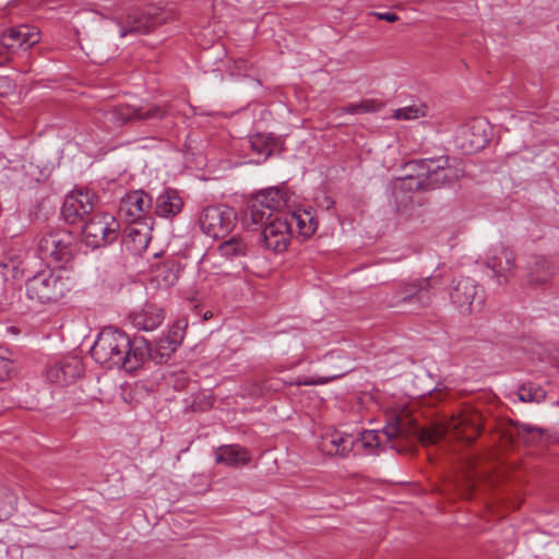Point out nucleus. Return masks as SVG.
<instances>
[{"label":"nucleus","mask_w":559,"mask_h":559,"mask_svg":"<svg viewBox=\"0 0 559 559\" xmlns=\"http://www.w3.org/2000/svg\"><path fill=\"white\" fill-rule=\"evenodd\" d=\"M150 353V344L145 338H131L122 330L112 326L104 328L91 348V356L97 364L128 372L140 368Z\"/></svg>","instance_id":"f257e3e1"},{"label":"nucleus","mask_w":559,"mask_h":559,"mask_svg":"<svg viewBox=\"0 0 559 559\" xmlns=\"http://www.w3.org/2000/svg\"><path fill=\"white\" fill-rule=\"evenodd\" d=\"M442 285L439 275L412 278L399 283L393 293L385 299L386 306L403 311L416 312L427 308L438 287Z\"/></svg>","instance_id":"f03ea898"},{"label":"nucleus","mask_w":559,"mask_h":559,"mask_svg":"<svg viewBox=\"0 0 559 559\" xmlns=\"http://www.w3.org/2000/svg\"><path fill=\"white\" fill-rule=\"evenodd\" d=\"M69 286L67 278L50 269H45L25 280V295L29 306H43L59 301Z\"/></svg>","instance_id":"7ed1b4c3"},{"label":"nucleus","mask_w":559,"mask_h":559,"mask_svg":"<svg viewBox=\"0 0 559 559\" xmlns=\"http://www.w3.org/2000/svg\"><path fill=\"white\" fill-rule=\"evenodd\" d=\"M408 167L420 171L427 191L451 185L462 176V170L452 165L448 156L412 160Z\"/></svg>","instance_id":"20e7f679"},{"label":"nucleus","mask_w":559,"mask_h":559,"mask_svg":"<svg viewBox=\"0 0 559 559\" xmlns=\"http://www.w3.org/2000/svg\"><path fill=\"white\" fill-rule=\"evenodd\" d=\"M76 243L74 236L66 229H53L41 235L38 242V253L47 263L63 266L74 255Z\"/></svg>","instance_id":"39448f33"},{"label":"nucleus","mask_w":559,"mask_h":559,"mask_svg":"<svg viewBox=\"0 0 559 559\" xmlns=\"http://www.w3.org/2000/svg\"><path fill=\"white\" fill-rule=\"evenodd\" d=\"M166 111L157 105L148 107H132L129 105H117L100 111L97 121L107 130H116L133 120H159Z\"/></svg>","instance_id":"423d86ee"},{"label":"nucleus","mask_w":559,"mask_h":559,"mask_svg":"<svg viewBox=\"0 0 559 559\" xmlns=\"http://www.w3.org/2000/svg\"><path fill=\"white\" fill-rule=\"evenodd\" d=\"M120 224L109 213L97 212L83 222L82 234L87 247L97 249L112 243L119 236Z\"/></svg>","instance_id":"0eeeda50"},{"label":"nucleus","mask_w":559,"mask_h":559,"mask_svg":"<svg viewBox=\"0 0 559 559\" xmlns=\"http://www.w3.org/2000/svg\"><path fill=\"white\" fill-rule=\"evenodd\" d=\"M236 213L228 205H214L205 207L199 218L202 231L212 238L227 236L236 225Z\"/></svg>","instance_id":"6e6552de"},{"label":"nucleus","mask_w":559,"mask_h":559,"mask_svg":"<svg viewBox=\"0 0 559 559\" xmlns=\"http://www.w3.org/2000/svg\"><path fill=\"white\" fill-rule=\"evenodd\" d=\"M97 197L88 189H76L64 198L61 216L70 225L83 223L96 209Z\"/></svg>","instance_id":"1a4fd4ad"},{"label":"nucleus","mask_w":559,"mask_h":559,"mask_svg":"<svg viewBox=\"0 0 559 559\" xmlns=\"http://www.w3.org/2000/svg\"><path fill=\"white\" fill-rule=\"evenodd\" d=\"M452 302L462 313L479 311L485 302V293L471 277H460L453 282L450 292Z\"/></svg>","instance_id":"9d476101"},{"label":"nucleus","mask_w":559,"mask_h":559,"mask_svg":"<svg viewBox=\"0 0 559 559\" xmlns=\"http://www.w3.org/2000/svg\"><path fill=\"white\" fill-rule=\"evenodd\" d=\"M292 238V230L288 221L284 215H277L265 223L259 234L258 242L265 249L275 253L285 251Z\"/></svg>","instance_id":"9b49d317"},{"label":"nucleus","mask_w":559,"mask_h":559,"mask_svg":"<svg viewBox=\"0 0 559 559\" xmlns=\"http://www.w3.org/2000/svg\"><path fill=\"white\" fill-rule=\"evenodd\" d=\"M165 16L159 12V8L151 5L143 11H132L128 14L126 22L120 25V37L127 35L146 34L157 25L165 22Z\"/></svg>","instance_id":"f8f14e48"},{"label":"nucleus","mask_w":559,"mask_h":559,"mask_svg":"<svg viewBox=\"0 0 559 559\" xmlns=\"http://www.w3.org/2000/svg\"><path fill=\"white\" fill-rule=\"evenodd\" d=\"M486 265L492 271L499 285L506 284L515 269L514 252L510 248L499 245L489 251Z\"/></svg>","instance_id":"ddd939ff"},{"label":"nucleus","mask_w":559,"mask_h":559,"mask_svg":"<svg viewBox=\"0 0 559 559\" xmlns=\"http://www.w3.org/2000/svg\"><path fill=\"white\" fill-rule=\"evenodd\" d=\"M153 198L143 190H132L126 193L119 203V212L131 222H140L151 214Z\"/></svg>","instance_id":"4468645a"},{"label":"nucleus","mask_w":559,"mask_h":559,"mask_svg":"<svg viewBox=\"0 0 559 559\" xmlns=\"http://www.w3.org/2000/svg\"><path fill=\"white\" fill-rule=\"evenodd\" d=\"M40 39L39 32L34 26L19 25L7 29L1 36L0 50L14 52L17 49H28ZM2 55V51H0Z\"/></svg>","instance_id":"2eb2a0df"},{"label":"nucleus","mask_w":559,"mask_h":559,"mask_svg":"<svg viewBox=\"0 0 559 559\" xmlns=\"http://www.w3.org/2000/svg\"><path fill=\"white\" fill-rule=\"evenodd\" d=\"M355 444L356 438L353 435L334 430L322 436L318 448L323 454L346 457Z\"/></svg>","instance_id":"dca6fc26"},{"label":"nucleus","mask_w":559,"mask_h":559,"mask_svg":"<svg viewBox=\"0 0 559 559\" xmlns=\"http://www.w3.org/2000/svg\"><path fill=\"white\" fill-rule=\"evenodd\" d=\"M151 231L150 225L132 222L126 229L124 245L127 249L135 254L144 252L151 240Z\"/></svg>","instance_id":"f3484780"},{"label":"nucleus","mask_w":559,"mask_h":559,"mask_svg":"<svg viewBox=\"0 0 559 559\" xmlns=\"http://www.w3.org/2000/svg\"><path fill=\"white\" fill-rule=\"evenodd\" d=\"M558 267L546 257H533L527 265V283L538 286L547 283L557 273Z\"/></svg>","instance_id":"a211bd4d"},{"label":"nucleus","mask_w":559,"mask_h":559,"mask_svg":"<svg viewBox=\"0 0 559 559\" xmlns=\"http://www.w3.org/2000/svg\"><path fill=\"white\" fill-rule=\"evenodd\" d=\"M164 318V310L153 304H147L141 310L130 314L132 325L143 331L155 330L162 324Z\"/></svg>","instance_id":"6ab92c4d"},{"label":"nucleus","mask_w":559,"mask_h":559,"mask_svg":"<svg viewBox=\"0 0 559 559\" xmlns=\"http://www.w3.org/2000/svg\"><path fill=\"white\" fill-rule=\"evenodd\" d=\"M405 430L399 420L388 424L382 431L378 430H365L360 433V438H356V443L360 442L366 449H376L380 447L382 437L386 440H391L395 437H404Z\"/></svg>","instance_id":"aec40b11"},{"label":"nucleus","mask_w":559,"mask_h":559,"mask_svg":"<svg viewBox=\"0 0 559 559\" xmlns=\"http://www.w3.org/2000/svg\"><path fill=\"white\" fill-rule=\"evenodd\" d=\"M183 201L174 189H164L156 198L154 213L159 217H173L182 210Z\"/></svg>","instance_id":"412c9836"},{"label":"nucleus","mask_w":559,"mask_h":559,"mask_svg":"<svg viewBox=\"0 0 559 559\" xmlns=\"http://www.w3.org/2000/svg\"><path fill=\"white\" fill-rule=\"evenodd\" d=\"M251 461L249 451L239 444H225L215 450V462L230 467L246 465Z\"/></svg>","instance_id":"4be33fe9"},{"label":"nucleus","mask_w":559,"mask_h":559,"mask_svg":"<svg viewBox=\"0 0 559 559\" xmlns=\"http://www.w3.org/2000/svg\"><path fill=\"white\" fill-rule=\"evenodd\" d=\"M82 371L79 361L57 362L47 369V379L60 385H67L80 377Z\"/></svg>","instance_id":"5701e85b"},{"label":"nucleus","mask_w":559,"mask_h":559,"mask_svg":"<svg viewBox=\"0 0 559 559\" xmlns=\"http://www.w3.org/2000/svg\"><path fill=\"white\" fill-rule=\"evenodd\" d=\"M420 171L399 178L394 181L392 193L396 201L405 202L411 199L409 193L415 191H427Z\"/></svg>","instance_id":"b1692460"},{"label":"nucleus","mask_w":559,"mask_h":559,"mask_svg":"<svg viewBox=\"0 0 559 559\" xmlns=\"http://www.w3.org/2000/svg\"><path fill=\"white\" fill-rule=\"evenodd\" d=\"M286 221L289 223L292 234L294 233V226L297 231L304 238H308L314 234L318 227V223L314 219L311 210H299L296 212L283 213Z\"/></svg>","instance_id":"393cba45"},{"label":"nucleus","mask_w":559,"mask_h":559,"mask_svg":"<svg viewBox=\"0 0 559 559\" xmlns=\"http://www.w3.org/2000/svg\"><path fill=\"white\" fill-rule=\"evenodd\" d=\"M269 212L281 211L286 206L288 197L278 187H271L258 192L254 197Z\"/></svg>","instance_id":"a878e982"},{"label":"nucleus","mask_w":559,"mask_h":559,"mask_svg":"<svg viewBox=\"0 0 559 559\" xmlns=\"http://www.w3.org/2000/svg\"><path fill=\"white\" fill-rule=\"evenodd\" d=\"M219 254L228 260L246 257L250 252V247L241 237L233 236L223 241L217 248Z\"/></svg>","instance_id":"bb28decb"},{"label":"nucleus","mask_w":559,"mask_h":559,"mask_svg":"<svg viewBox=\"0 0 559 559\" xmlns=\"http://www.w3.org/2000/svg\"><path fill=\"white\" fill-rule=\"evenodd\" d=\"M251 150L258 155L255 163H262L266 160L273 153V146L270 139L261 133L254 134L249 140Z\"/></svg>","instance_id":"cd10ccee"},{"label":"nucleus","mask_w":559,"mask_h":559,"mask_svg":"<svg viewBox=\"0 0 559 559\" xmlns=\"http://www.w3.org/2000/svg\"><path fill=\"white\" fill-rule=\"evenodd\" d=\"M383 104L377 99H362L358 103H352L341 108L343 112L357 115L367 112H377L381 110Z\"/></svg>","instance_id":"c85d7f7f"},{"label":"nucleus","mask_w":559,"mask_h":559,"mask_svg":"<svg viewBox=\"0 0 559 559\" xmlns=\"http://www.w3.org/2000/svg\"><path fill=\"white\" fill-rule=\"evenodd\" d=\"M246 216L255 225H265V223L274 218L272 213L255 199L248 205Z\"/></svg>","instance_id":"c756f323"},{"label":"nucleus","mask_w":559,"mask_h":559,"mask_svg":"<svg viewBox=\"0 0 559 559\" xmlns=\"http://www.w3.org/2000/svg\"><path fill=\"white\" fill-rule=\"evenodd\" d=\"M178 346H173L171 344L167 343V340L164 337H160L155 347L152 348L150 346V355L148 357H152L153 359L157 360V362H164L170 358V356L176 352Z\"/></svg>","instance_id":"7c9ffc66"},{"label":"nucleus","mask_w":559,"mask_h":559,"mask_svg":"<svg viewBox=\"0 0 559 559\" xmlns=\"http://www.w3.org/2000/svg\"><path fill=\"white\" fill-rule=\"evenodd\" d=\"M426 115V106L412 105L394 110L393 118L397 120H413Z\"/></svg>","instance_id":"2f4dec72"},{"label":"nucleus","mask_w":559,"mask_h":559,"mask_svg":"<svg viewBox=\"0 0 559 559\" xmlns=\"http://www.w3.org/2000/svg\"><path fill=\"white\" fill-rule=\"evenodd\" d=\"M186 328L187 323L178 320L170 326L167 334L163 337L167 340L168 344H171L173 346H179L185 337Z\"/></svg>","instance_id":"473e14b6"},{"label":"nucleus","mask_w":559,"mask_h":559,"mask_svg":"<svg viewBox=\"0 0 559 559\" xmlns=\"http://www.w3.org/2000/svg\"><path fill=\"white\" fill-rule=\"evenodd\" d=\"M342 374H334L330 377H305V378H297L295 381H288L286 382L288 385H321L325 384L334 379L340 378Z\"/></svg>","instance_id":"72a5a7b5"},{"label":"nucleus","mask_w":559,"mask_h":559,"mask_svg":"<svg viewBox=\"0 0 559 559\" xmlns=\"http://www.w3.org/2000/svg\"><path fill=\"white\" fill-rule=\"evenodd\" d=\"M518 396L522 402H539L545 397V392L540 389L533 390L532 388L522 385L518 391Z\"/></svg>","instance_id":"f704fd0d"},{"label":"nucleus","mask_w":559,"mask_h":559,"mask_svg":"<svg viewBox=\"0 0 559 559\" xmlns=\"http://www.w3.org/2000/svg\"><path fill=\"white\" fill-rule=\"evenodd\" d=\"M543 432V429L530 426L527 424H521L518 426V436L522 438L525 442L532 441L530 437L532 433L540 436Z\"/></svg>","instance_id":"c9c22d12"},{"label":"nucleus","mask_w":559,"mask_h":559,"mask_svg":"<svg viewBox=\"0 0 559 559\" xmlns=\"http://www.w3.org/2000/svg\"><path fill=\"white\" fill-rule=\"evenodd\" d=\"M12 370V361L5 356V352L0 349V381L9 378Z\"/></svg>","instance_id":"e433bc0d"},{"label":"nucleus","mask_w":559,"mask_h":559,"mask_svg":"<svg viewBox=\"0 0 559 559\" xmlns=\"http://www.w3.org/2000/svg\"><path fill=\"white\" fill-rule=\"evenodd\" d=\"M419 438L424 444H431L436 442L437 433L429 430H421Z\"/></svg>","instance_id":"4c0bfd02"},{"label":"nucleus","mask_w":559,"mask_h":559,"mask_svg":"<svg viewBox=\"0 0 559 559\" xmlns=\"http://www.w3.org/2000/svg\"><path fill=\"white\" fill-rule=\"evenodd\" d=\"M485 143H486V139L485 138H480V136H476V139H473L469 141V150L471 151H477L481 147L485 146Z\"/></svg>","instance_id":"58836bf2"},{"label":"nucleus","mask_w":559,"mask_h":559,"mask_svg":"<svg viewBox=\"0 0 559 559\" xmlns=\"http://www.w3.org/2000/svg\"><path fill=\"white\" fill-rule=\"evenodd\" d=\"M379 20H384L386 22L393 23L399 20V16L393 12H383V13H374Z\"/></svg>","instance_id":"ea45409f"},{"label":"nucleus","mask_w":559,"mask_h":559,"mask_svg":"<svg viewBox=\"0 0 559 559\" xmlns=\"http://www.w3.org/2000/svg\"><path fill=\"white\" fill-rule=\"evenodd\" d=\"M7 498H8L9 504H10V510H14L15 509V504H16L15 496H13L12 493H8Z\"/></svg>","instance_id":"a19ab883"},{"label":"nucleus","mask_w":559,"mask_h":559,"mask_svg":"<svg viewBox=\"0 0 559 559\" xmlns=\"http://www.w3.org/2000/svg\"><path fill=\"white\" fill-rule=\"evenodd\" d=\"M481 127H483V123H481V122H479V121H476V122H474V123L472 124L471 129H472V130H479V129H481Z\"/></svg>","instance_id":"79ce46f5"},{"label":"nucleus","mask_w":559,"mask_h":559,"mask_svg":"<svg viewBox=\"0 0 559 559\" xmlns=\"http://www.w3.org/2000/svg\"><path fill=\"white\" fill-rule=\"evenodd\" d=\"M246 66H247V62H246V61H243V60H239V61H237V67H238V68H243V69H245V68H246Z\"/></svg>","instance_id":"37998d69"},{"label":"nucleus","mask_w":559,"mask_h":559,"mask_svg":"<svg viewBox=\"0 0 559 559\" xmlns=\"http://www.w3.org/2000/svg\"><path fill=\"white\" fill-rule=\"evenodd\" d=\"M211 318H212V312L206 311V312L204 313V320H209V319H211Z\"/></svg>","instance_id":"c03bdc74"}]
</instances>
